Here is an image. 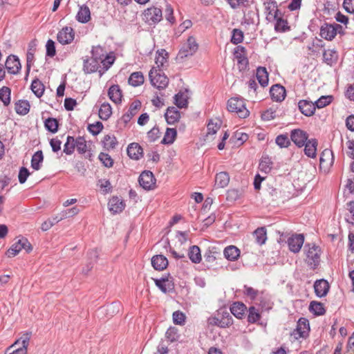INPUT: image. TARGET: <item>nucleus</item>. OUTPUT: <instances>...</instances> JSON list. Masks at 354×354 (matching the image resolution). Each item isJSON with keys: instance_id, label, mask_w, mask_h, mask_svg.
Wrapping results in <instances>:
<instances>
[{"instance_id": "obj_1", "label": "nucleus", "mask_w": 354, "mask_h": 354, "mask_svg": "<svg viewBox=\"0 0 354 354\" xmlns=\"http://www.w3.org/2000/svg\"><path fill=\"white\" fill-rule=\"evenodd\" d=\"M207 322L212 326L227 328L232 324L233 319L230 313L225 309H221L218 310L214 316L210 317Z\"/></svg>"}, {"instance_id": "obj_2", "label": "nucleus", "mask_w": 354, "mask_h": 354, "mask_svg": "<svg viewBox=\"0 0 354 354\" xmlns=\"http://www.w3.org/2000/svg\"><path fill=\"white\" fill-rule=\"evenodd\" d=\"M198 49V44L196 39L189 36L187 41L182 45L176 59L178 60H183V59L192 56Z\"/></svg>"}, {"instance_id": "obj_3", "label": "nucleus", "mask_w": 354, "mask_h": 354, "mask_svg": "<svg viewBox=\"0 0 354 354\" xmlns=\"http://www.w3.org/2000/svg\"><path fill=\"white\" fill-rule=\"evenodd\" d=\"M227 109L230 112L236 113L241 118H247L250 113L243 100L237 97H232L228 100Z\"/></svg>"}, {"instance_id": "obj_4", "label": "nucleus", "mask_w": 354, "mask_h": 354, "mask_svg": "<svg viewBox=\"0 0 354 354\" xmlns=\"http://www.w3.org/2000/svg\"><path fill=\"white\" fill-rule=\"evenodd\" d=\"M149 77L151 84L158 89L165 88L168 84L169 80L161 69L152 68L149 71Z\"/></svg>"}, {"instance_id": "obj_5", "label": "nucleus", "mask_w": 354, "mask_h": 354, "mask_svg": "<svg viewBox=\"0 0 354 354\" xmlns=\"http://www.w3.org/2000/svg\"><path fill=\"white\" fill-rule=\"evenodd\" d=\"M304 250L306 254V261L308 265L315 268L319 263L320 249L315 244H306Z\"/></svg>"}, {"instance_id": "obj_6", "label": "nucleus", "mask_w": 354, "mask_h": 354, "mask_svg": "<svg viewBox=\"0 0 354 354\" xmlns=\"http://www.w3.org/2000/svg\"><path fill=\"white\" fill-rule=\"evenodd\" d=\"M25 250L26 252H30L32 250L30 243L26 238H21L17 242L13 243L12 246L7 251V256L8 257H13L19 254L21 250Z\"/></svg>"}, {"instance_id": "obj_7", "label": "nucleus", "mask_w": 354, "mask_h": 354, "mask_svg": "<svg viewBox=\"0 0 354 354\" xmlns=\"http://www.w3.org/2000/svg\"><path fill=\"white\" fill-rule=\"evenodd\" d=\"M310 330L308 321L306 318H300L297 322V327L291 335L296 339L305 337L308 335Z\"/></svg>"}, {"instance_id": "obj_8", "label": "nucleus", "mask_w": 354, "mask_h": 354, "mask_svg": "<svg viewBox=\"0 0 354 354\" xmlns=\"http://www.w3.org/2000/svg\"><path fill=\"white\" fill-rule=\"evenodd\" d=\"M337 27L341 28L340 25L337 24H324L320 28V36L326 40L331 41L337 35V30H338Z\"/></svg>"}, {"instance_id": "obj_9", "label": "nucleus", "mask_w": 354, "mask_h": 354, "mask_svg": "<svg viewBox=\"0 0 354 354\" xmlns=\"http://www.w3.org/2000/svg\"><path fill=\"white\" fill-rule=\"evenodd\" d=\"M139 183L145 189L149 190L154 187L156 179L151 171H145L139 177Z\"/></svg>"}, {"instance_id": "obj_10", "label": "nucleus", "mask_w": 354, "mask_h": 354, "mask_svg": "<svg viewBox=\"0 0 354 354\" xmlns=\"http://www.w3.org/2000/svg\"><path fill=\"white\" fill-rule=\"evenodd\" d=\"M75 37V32L71 27H64L58 33L57 36V41L63 44H71Z\"/></svg>"}, {"instance_id": "obj_11", "label": "nucleus", "mask_w": 354, "mask_h": 354, "mask_svg": "<svg viewBox=\"0 0 354 354\" xmlns=\"http://www.w3.org/2000/svg\"><path fill=\"white\" fill-rule=\"evenodd\" d=\"M304 242V236L303 234H293L288 239V245L289 250L294 252L297 253L300 251Z\"/></svg>"}, {"instance_id": "obj_12", "label": "nucleus", "mask_w": 354, "mask_h": 354, "mask_svg": "<svg viewBox=\"0 0 354 354\" xmlns=\"http://www.w3.org/2000/svg\"><path fill=\"white\" fill-rule=\"evenodd\" d=\"M290 138L298 147H302L308 140V136L306 131L297 129L291 131Z\"/></svg>"}, {"instance_id": "obj_13", "label": "nucleus", "mask_w": 354, "mask_h": 354, "mask_svg": "<svg viewBox=\"0 0 354 354\" xmlns=\"http://www.w3.org/2000/svg\"><path fill=\"white\" fill-rule=\"evenodd\" d=\"M145 17L149 23H158L162 18V10L158 8H149L145 11Z\"/></svg>"}, {"instance_id": "obj_14", "label": "nucleus", "mask_w": 354, "mask_h": 354, "mask_svg": "<svg viewBox=\"0 0 354 354\" xmlns=\"http://www.w3.org/2000/svg\"><path fill=\"white\" fill-rule=\"evenodd\" d=\"M5 66L9 73L17 74L21 68V64L17 56L10 55L6 59Z\"/></svg>"}, {"instance_id": "obj_15", "label": "nucleus", "mask_w": 354, "mask_h": 354, "mask_svg": "<svg viewBox=\"0 0 354 354\" xmlns=\"http://www.w3.org/2000/svg\"><path fill=\"white\" fill-rule=\"evenodd\" d=\"M298 108L301 113L306 116L314 115L316 110L315 103L306 100H301L298 102Z\"/></svg>"}, {"instance_id": "obj_16", "label": "nucleus", "mask_w": 354, "mask_h": 354, "mask_svg": "<svg viewBox=\"0 0 354 354\" xmlns=\"http://www.w3.org/2000/svg\"><path fill=\"white\" fill-rule=\"evenodd\" d=\"M141 107V103L139 100L133 101L129 106L128 111L122 115V120L124 123H128L131 118L136 115Z\"/></svg>"}, {"instance_id": "obj_17", "label": "nucleus", "mask_w": 354, "mask_h": 354, "mask_svg": "<svg viewBox=\"0 0 354 354\" xmlns=\"http://www.w3.org/2000/svg\"><path fill=\"white\" fill-rule=\"evenodd\" d=\"M270 93L272 100L281 102L285 99L286 89L281 85L275 84L270 88Z\"/></svg>"}, {"instance_id": "obj_18", "label": "nucleus", "mask_w": 354, "mask_h": 354, "mask_svg": "<svg viewBox=\"0 0 354 354\" xmlns=\"http://www.w3.org/2000/svg\"><path fill=\"white\" fill-rule=\"evenodd\" d=\"M314 289L316 295L322 297L326 295L329 290V284L326 280H317L314 283Z\"/></svg>"}, {"instance_id": "obj_19", "label": "nucleus", "mask_w": 354, "mask_h": 354, "mask_svg": "<svg viewBox=\"0 0 354 354\" xmlns=\"http://www.w3.org/2000/svg\"><path fill=\"white\" fill-rule=\"evenodd\" d=\"M108 205L109 210L113 214L121 212L125 207L124 201L117 196L112 197Z\"/></svg>"}, {"instance_id": "obj_20", "label": "nucleus", "mask_w": 354, "mask_h": 354, "mask_svg": "<svg viewBox=\"0 0 354 354\" xmlns=\"http://www.w3.org/2000/svg\"><path fill=\"white\" fill-rule=\"evenodd\" d=\"M100 63L97 59L91 57L84 59L83 70L86 73H92L97 71Z\"/></svg>"}, {"instance_id": "obj_21", "label": "nucleus", "mask_w": 354, "mask_h": 354, "mask_svg": "<svg viewBox=\"0 0 354 354\" xmlns=\"http://www.w3.org/2000/svg\"><path fill=\"white\" fill-rule=\"evenodd\" d=\"M31 335V333L28 332L23 333L19 339H17L8 348V351H10L12 348L17 346H19L27 350Z\"/></svg>"}, {"instance_id": "obj_22", "label": "nucleus", "mask_w": 354, "mask_h": 354, "mask_svg": "<svg viewBox=\"0 0 354 354\" xmlns=\"http://www.w3.org/2000/svg\"><path fill=\"white\" fill-rule=\"evenodd\" d=\"M304 146L306 156L312 158L316 157L317 141L315 139H308Z\"/></svg>"}, {"instance_id": "obj_23", "label": "nucleus", "mask_w": 354, "mask_h": 354, "mask_svg": "<svg viewBox=\"0 0 354 354\" xmlns=\"http://www.w3.org/2000/svg\"><path fill=\"white\" fill-rule=\"evenodd\" d=\"M127 151L128 156L131 159L139 160L142 156L143 150L138 143L130 144Z\"/></svg>"}, {"instance_id": "obj_24", "label": "nucleus", "mask_w": 354, "mask_h": 354, "mask_svg": "<svg viewBox=\"0 0 354 354\" xmlns=\"http://www.w3.org/2000/svg\"><path fill=\"white\" fill-rule=\"evenodd\" d=\"M151 265L156 270H163L168 266V260L163 255H156L151 259Z\"/></svg>"}, {"instance_id": "obj_25", "label": "nucleus", "mask_w": 354, "mask_h": 354, "mask_svg": "<svg viewBox=\"0 0 354 354\" xmlns=\"http://www.w3.org/2000/svg\"><path fill=\"white\" fill-rule=\"evenodd\" d=\"M165 117L168 124H174L179 120L180 114L176 107L171 106L167 108Z\"/></svg>"}, {"instance_id": "obj_26", "label": "nucleus", "mask_w": 354, "mask_h": 354, "mask_svg": "<svg viewBox=\"0 0 354 354\" xmlns=\"http://www.w3.org/2000/svg\"><path fill=\"white\" fill-rule=\"evenodd\" d=\"M320 165L326 167L333 165L334 162V156L332 150L329 149H324L320 156Z\"/></svg>"}, {"instance_id": "obj_27", "label": "nucleus", "mask_w": 354, "mask_h": 354, "mask_svg": "<svg viewBox=\"0 0 354 354\" xmlns=\"http://www.w3.org/2000/svg\"><path fill=\"white\" fill-rule=\"evenodd\" d=\"M230 182V176L227 173L222 171L216 175L214 187L216 188H224Z\"/></svg>"}, {"instance_id": "obj_28", "label": "nucleus", "mask_w": 354, "mask_h": 354, "mask_svg": "<svg viewBox=\"0 0 354 354\" xmlns=\"http://www.w3.org/2000/svg\"><path fill=\"white\" fill-rule=\"evenodd\" d=\"M156 285L164 293L170 292L174 288L173 283L168 279L161 278L154 279Z\"/></svg>"}, {"instance_id": "obj_29", "label": "nucleus", "mask_w": 354, "mask_h": 354, "mask_svg": "<svg viewBox=\"0 0 354 354\" xmlns=\"http://www.w3.org/2000/svg\"><path fill=\"white\" fill-rule=\"evenodd\" d=\"M224 257L229 261H235L240 256V250L234 245H229L223 250Z\"/></svg>"}, {"instance_id": "obj_30", "label": "nucleus", "mask_w": 354, "mask_h": 354, "mask_svg": "<svg viewBox=\"0 0 354 354\" xmlns=\"http://www.w3.org/2000/svg\"><path fill=\"white\" fill-rule=\"evenodd\" d=\"M109 97L115 103H119L122 100V91L118 85H112L108 92Z\"/></svg>"}, {"instance_id": "obj_31", "label": "nucleus", "mask_w": 354, "mask_h": 354, "mask_svg": "<svg viewBox=\"0 0 354 354\" xmlns=\"http://www.w3.org/2000/svg\"><path fill=\"white\" fill-rule=\"evenodd\" d=\"M221 254V250L216 246H210L207 250L204 257L207 262H214L217 257Z\"/></svg>"}, {"instance_id": "obj_32", "label": "nucleus", "mask_w": 354, "mask_h": 354, "mask_svg": "<svg viewBox=\"0 0 354 354\" xmlns=\"http://www.w3.org/2000/svg\"><path fill=\"white\" fill-rule=\"evenodd\" d=\"M257 79L262 87H266L268 84V73L264 67H259L257 69Z\"/></svg>"}, {"instance_id": "obj_33", "label": "nucleus", "mask_w": 354, "mask_h": 354, "mask_svg": "<svg viewBox=\"0 0 354 354\" xmlns=\"http://www.w3.org/2000/svg\"><path fill=\"white\" fill-rule=\"evenodd\" d=\"M76 19L81 23H86L91 19V12L88 7L86 6H81L77 14Z\"/></svg>"}, {"instance_id": "obj_34", "label": "nucleus", "mask_w": 354, "mask_h": 354, "mask_svg": "<svg viewBox=\"0 0 354 354\" xmlns=\"http://www.w3.org/2000/svg\"><path fill=\"white\" fill-rule=\"evenodd\" d=\"M188 256L189 259L194 263H199L201 261L202 257L201 250L197 245H193L190 247L188 252Z\"/></svg>"}, {"instance_id": "obj_35", "label": "nucleus", "mask_w": 354, "mask_h": 354, "mask_svg": "<svg viewBox=\"0 0 354 354\" xmlns=\"http://www.w3.org/2000/svg\"><path fill=\"white\" fill-rule=\"evenodd\" d=\"M167 58L168 53L165 50L161 49L156 52L155 62L158 69H160L165 66V64L167 62Z\"/></svg>"}, {"instance_id": "obj_36", "label": "nucleus", "mask_w": 354, "mask_h": 354, "mask_svg": "<svg viewBox=\"0 0 354 354\" xmlns=\"http://www.w3.org/2000/svg\"><path fill=\"white\" fill-rule=\"evenodd\" d=\"M245 310L246 306L243 303L241 302L234 303L230 308V311L232 314H233L236 317L239 319L242 318Z\"/></svg>"}, {"instance_id": "obj_37", "label": "nucleus", "mask_w": 354, "mask_h": 354, "mask_svg": "<svg viewBox=\"0 0 354 354\" xmlns=\"http://www.w3.org/2000/svg\"><path fill=\"white\" fill-rule=\"evenodd\" d=\"M253 236L256 243L260 245L264 244L267 240L266 230L264 227L257 228L254 232Z\"/></svg>"}, {"instance_id": "obj_38", "label": "nucleus", "mask_w": 354, "mask_h": 354, "mask_svg": "<svg viewBox=\"0 0 354 354\" xmlns=\"http://www.w3.org/2000/svg\"><path fill=\"white\" fill-rule=\"evenodd\" d=\"M44 160V156L41 151H37L34 153L31 159V167L37 171L41 168V164Z\"/></svg>"}, {"instance_id": "obj_39", "label": "nucleus", "mask_w": 354, "mask_h": 354, "mask_svg": "<svg viewBox=\"0 0 354 354\" xmlns=\"http://www.w3.org/2000/svg\"><path fill=\"white\" fill-rule=\"evenodd\" d=\"M265 7L268 15L273 17L274 19H277L279 11L277 9L276 1L268 0L265 3Z\"/></svg>"}, {"instance_id": "obj_40", "label": "nucleus", "mask_w": 354, "mask_h": 354, "mask_svg": "<svg viewBox=\"0 0 354 354\" xmlns=\"http://www.w3.org/2000/svg\"><path fill=\"white\" fill-rule=\"evenodd\" d=\"M30 110V104L27 100H19L15 104V111L19 114L24 115L28 113Z\"/></svg>"}, {"instance_id": "obj_41", "label": "nucleus", "mask_w": 354, "mask_h": 354, "mask_svg": "<svg viewBox=\"0 0 354 354\" xmlns=\"http://www.w3.org/2000/svg\"><path fill=\"white\" fill-rule=\"evenodd\" d=\"M112 114V109L109 103H103L99 109V117L103 120H108Z\"/></svg>"}, {"instance_id": "obj_42", "label": "nucleus", "mask_w": 354, "mask_h": 354, "mask_svg": "<svg viewBox=\"0 0 354 354\" xmlns=\"http://www.w3.org/2000/svg\"><path fill=\"white\" fill-rule=\"evenodd\" d=\"M144 82V76L141 72L133 73L129 78V83L133 86H138Z\"/></svg>"}, {"instance_id": "obj_43", "label": "nucleus", "mask_w": 354, "mask_h": 354, "mask_svg": "<svg viewBox=\"0 0 354 354\" xmlns=\"http://www.w3.org/2000/svg\"><path fill=\"white\" fill-rule=\"evenodd\" d=\"M324 62L332 66L337 60V53L334 50H325L323 53Z\"/></svg>"}, {"instance_id": "obj_44", "label": "nucleus", "mask_w": 354, "mask_h": 354, "mask_svg": "<svg viewBox=\"0 0 354 354\" xmlns=\"http://www.w3.org/2000/svg\"><path fill=\"white\" fill-rule=\"evenodd\" d=\"M174 103L179 108H185L187 106V95L185 93L179 92L174 96Z\"/></svg>"}, {"instance_id": "obj_45", "label": "nucleus", "mask_w": 354, "mask_h": 354, "mask_svg": "<svg viewBox=\"0 0 354 354\" xmlns=\"http://www.w3.org/2000/svg\"><path fill=\"white\" fill-rule=\"evenodd\" d=\"M176 135L177 131L175 129L168 128L161 142L165 145H171L174 142Z\"/></svg>"}, {"instance_id": "obj_46", "label": "nucleus", "mask_w": 354, "mask_h": 354, "mask_svg": "<svg viewBox=\"0 0 354 354\" xmlns=\"http://www.w3.org/2000/svg\"><path fill=\"white\" fill-rule=\"evenodd\" d=\"M102 142L104 147L107 150L114 149L118 144L116 138L113 135L110 134L106 135L104 137Z\"/></svg>"}, {"instance_id": "obj_47", "label": "nucleus", "mask_w": 354, "mask_h": 354, "mask_svg": "<svg viewBox=\"0 0 354 354\" xmlns=\"http://www.w3.org/2000/svg\"><path fill=\"white\" fill-rule=\"evenodd\" d=\"M309 310L315 315H322L325 313L324 305L317 301L310 302Z\"/></svg>"}, {"instance_id": "obj_48", "label": "nucleus", "mask_w": 354, "mask_h": 354, "mask_svg": "<svg viewBox=\"0 0 354 354\" xmlns=\"http://www.w3.org/2000/svg\"><path fill=\"white\" fill-rule=\"evenodd\" d=\"M272 165V162L269 157H262L259 162V169L261 171L268 174L270 171Z\"/></svg>"}, {"instance_id": "obj_49", "label": "nucleus", "mask_w": 354, "mask_h": 354, "mask_svg": "<svg viewBox=\"0 0 354 354\" xmlns=\"http://www.w3.org/2000/svg\"><path fill=\"white\" fill-rule=\"evenodd\" d=\"M11 90L7 86H3L0 89V100L4 106H8L10 103Z\"/></svg>"}, {"instance_id": "obj_50", "label": "nucleus", "mask_w": 354, "mask_h": 354, "mask_svg": "<svg viewBox=\"0 0 354 354\" xmlns=\"http://www.w3.org/2000/svg\"><path fill=\"white\" fill-rule=\"evenodd\" d=\"M31 90L37 97H39L44 93V86L41 81L35 80L31 84Z\"/></svg>"}, {"instance_id": "obj_51", "label": "nucleus", "mask_w": 354, "mask_h": 354, "mask_svg": "<svg viewBox=\"0 0 354 354\" xmlns=\"http://www.w3.org/2000/svg\"><path fill=\"white\" fill-rule=\"evenodd\" d=\"M75 147V139L73 137L68 136L66 143L64 144V152L68 155L73 153Z\"/></svg>"}, {"instance_id": "obj_52", "label": "nucleus", "mask_w": 354, "mask_h": 354, "mask_svg": "<svg viewBox=\"0 0 354 354\" xmlns=\"http://www.w3.org/2000/svg\"><path fill=\"white\" fill-rule=\"evenodd\" d=\"M165 337L171 343L178 341L179 338L178 330L174 327L169 328L166 331Z\"/></svg>"}, {"instance_id": "obj_53", "label": "nucleus", "mask_w": 354, "mask_h": 354, "mask_svg": "<svg viewBox=\"0 0 354 354\" xmlns=\"http://www.w3.org/2000/svg\"><path fill=\"white\" fill-rule=\"evenodd\" d=\"M261 315L258 309L254 306H251L248 310V321L250 323H254L259 320Z\"/></svg>"}, {"instance_id": "obj_54", "label": "nucleus", "mask_w": 354, "mask_h": 354, "mask_svg": "<svg viewBox=\"0 0 354 354\" xmlns=\"http://www.w3.org/2000/svg\"><path fill=\"white\" fill-rule=\"evenodd\" d=\"M104 56V52L102 47L94 46L91 50V57L97 60L98 62L102 64V59Z\"/></svg>"}, {"instance_id": "obj_55", "label": "nucleus", "mask_w": 354, "mask_h": 354, "mask_svg": "<svg viewBox=\"0 0 354 354\" xmlns=\"http://www.w3.org/2000/svg\"><path fill=\"white\" fill-rule=\"evenodd\" d=\"M275 142L281 148L288 147L290 145V141L286 134L278 136L275 139Z\"/></svg>"}, {"instance_id": "obj_56", "label": "nucleus", "mask_w": 354, "mask_h": 354, "mask_svg": "<svg viewBox=\"0 0 354 354\" xmlns=\"http://www.w3.org/2000/svg\"><path fill=\"white\" fill-rule=\"evenodd\" d=\"M45 127L52 133H56L58 130V123L56 119L49 118L45 121Z\"/></svg>"}, {"instance_id": "obj_57", "label": "nucleus", "mask_w": 354, "mask_h": 354, "mask_svg": "<svg viewBox=\"0 0 354 354\" xmlns=\"http://www.w3.org/2000/svg\"><path fill=\"white\" fill-rule=\"evenodd\" d=\"M75 147L80 153H84L87 151V145L83 137H78L75 139Z\"/></svg>"}, {"instance_id": "obj_58", "label": "nucleus", "mask_w": 354, "mask_h": 354, "mask_svg": "<svg viewBox=\"0 0 354 354\" xmlns=\"http://www.w3.org/2000/svg\"><path fill=\"white\" fill-rule=\"evenodd\" d=\"M332 102V96L326 95L320 97L315 102V105L317 109H322L328 105Z\"/></svg>"}, {"instance_id": "obj_59", "label": "nucleus", "mask_w": 354, "mask_h": 354, "mask_svg": "<svg viewBox=\"0 0 354 354\" xmlns=\"http://www.w3.org/2000/svg\"><path fill=\"white\" fill-rule=\"evenodd\" d=\"M348 213L346 215V222L354 225V201H351L347 204Z\"/></svg>"}, {"instance_id": "obj_60", "label": "nucleus", "mask_w": 354, "mask_h": 354, "mask_svg": "<svg viewBox=\"0 0 354 354\" xmlns=\"http://www.w3.org/2000/svg\"><path fill=\"white\" fill-rule=\"evenodd\" d=\"M221 123L219 121L214 122L212 120L209 122L207 126V135H214L220 129Z\"/></svg>"}, {"instance_id": "obj_61", "label": "nucleus", "mask_w": 354, "mask_h": 354, "mask_svg": "<svg viewBox=\"0 0 354 354\" xmlns=\"http://www.w3.org/2000/svg\"><path fill=\"white\" fill-rule=\"evenodd\" d=\"M80 212L77 207H73L61 212V218H67L77 215Z\"/></svg>"}, {"instance_id": "obj_62", "label": "nucleus", "mask_w": 354, "mask_h": 354, "mask_svg": "<svg viewBox=\"0 0 354 354\" xmlns=\"http://www.w3.org/2000/svg\"><path fill=\"white\" fill-rule=\"evenodd\" d=\"M173 322L175 324L184 325L185 322V315L182 312L177 310L173 313Z\"/></svg>"}, {"instance_id": "obj_63", "label": "nucleus", "mask_w": 354, "mask_h": 354, "mask_svg": "<svg viewBox=\"0 0 354 354\" xmlns=\"http://www.w3.org/2000/svg\"><path fill=\"white\" fill-rule=\"evenodd\" d=\"M99 159L102 162V163L106 167H111L113 165V160L111 158V157L104 153H100L99 155Z\"/></svg>"}, {"instance_id": "obj_64", "label": "nucleus", "mask_w": 354, "mask_h": 354, "mask_svg": "<svg viewBox=\"0 0 354 354\" xmlns=\"http://www.w3.org/2000/svg\"><path fill=\"white\" fill-rule=\"evenodd\" d=\"M276 24L274 26V29L277 32H284L288 29L287 21L286 20L282 19L280 17H277Z\"/></svg>"}]
</instances>
